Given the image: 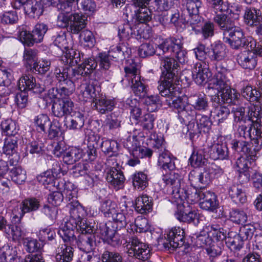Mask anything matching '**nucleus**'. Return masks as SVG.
I'll return each mask as SVG.
<instances>
[{
    "label": "nucleus",
    "instance_id": "obj_1",
    "mask_svg": "<svg viewBox=\"0 0 262 262\" xmlns=\"http://www.w3.org/2000/svg\"><path fill=\"white\" fill-rule=\"evenodd\" d=\"M160 60L162 70V76L163 77V80L158 86L160 94L161 96H177L179 90V87L176 83L179 64L173 57L168 56H161Z\"/></svg>",
    "mask_w": 262,
    "mask_h": 262
},
{
    "label": "nucleus",
    "instance_id": "obj_2",
    "mask_svg": "<svg viewBox=\"0 0 262 262\" xmlns=\"http://www.w3.org/2000/svg\"><path fill=\"white\" fill-rule=\"evenodd\" d=\"M140 68L139 62L132 59L127 60L124 67L125 78L132 86L135 95L144 97L146 94L147 88L144 81L141 80Z\"/></svg>",
    "mask_w": 262,
    "mask_h": 262
},
{
    "label": "nucleus",
    "instance_id": "obj_3",
    "mask_svg": "<svg viewBox=\"0 0 262 262\" xmlns=\"http://www.w3.org/2000/svg\"><path fill=\"white\" fill-rule=\"evenodd\" d=\"M211 88L217 90V96L227 103H235L239 96V93L228 86L225 74L217 71L209 84Z\"/></svg>",
    "mask_w": 262,
    "mask_h": 262
},
{
    "label": "nucleus",
    "instance_id": "obj_4",
    "mask_svg": "<svg viewBox=\"0 0 262 262\" xmlns=\"http://www.w3.org/2000/svg\"><path fill=\"white\" fill-rule=\"evenodd\" d=\"M158 48L163 54L173 53L180 63H184L186 61L187 52L183 49V42L180 38H166L158 45Z\"/></svg>",
    "mask_w": 262,
    "mask_h": 262
},
{
    "label": "nucleus",
    "instance_id": "obj_5",
    "mask_svg": "<svg viewBox=\"0 0 262 262\" xmlns=\"http://www.w3.org/2000/svg\"><path fill=\"white\" fill-rule=\"evenodd\" d=\"M184 230H164V234L158 238L159 245H163L165 249H173L182 247L184 243Z\"/></svg>",
    "mask_w": 262,
    "mask_h": 262
},
{
    "label": "nucleus",
    "instance_id": "obj_6",
    "mask_svg": "<svg viewBox=\"0 0 262 262\" xmlns=\"http://www.w3.org/2000/svg\"><path fill=\"white\" fill-rule=\"evenodd\" d=\"M223 40L234 49L248 47L249 44L252 46L253 43L245 37L243 30L235 25L223 35Z\"/></svg>",
    "mask_w": 262,
    "mask_h": 262
},
{
    "label": "nucleus",
    "instance_id": "obj_7",
    "mask_svg": "<svg viewBox=\"0 0 262 262\" xmlns=\"http://www.w3.org/2000/svg\"><path fill=\"white\" fill-rule=\"evenodd\" d=\"M182 176L178 173L170 172L163 176L162 180L165 185L172 189V194L177 200L181 201L189 198V193L184 189H181Z\"/></svg>",
    "mask_w": 262,
    "mask_h": 262
},
{
    "label": "nucleus",
    "instance_id": "obj_8",
    "mask_svg": "<svg viewBox=\"0 0 262 262\" xmlns=\"http://www.w3.org/2000/svg\"><path fill=\"white\" fill-rule=\"evenodd\" d=\"M126 247L130 256H134L142 261L148 260L150 256V250L148 245L136 237L130 238Z\"/></svg>",
    "mask_w": 262,
    "mask_h": 262
},
{
    "label": "nucleus",
    "instance_id": "obj_9",
    "mask_svg": "<svg viewBox=\"0 0 262 262\" xmlns=\"http://www.w3.org/2000/svg\"><path fill=\"white\" fill-rule=\"evenodd\" d=\"M246 214L242 210H233L231 212L230 218L222 221H218L215 224H212L211 226V229H223L224 228L229 229L230 228L234 227L231 225L235 223V224L243 225L247 221Z\"/></svg>",
    "mask_w": 262,
    "mask_h": 262
},
{
    "label": "nucleus",
    "instance_id": "obj_10",
    "mask_svg": "<svg viewBox=\"0 0 262 262\" xmlns=\"http://www.w3.org/2000/svg\"><path fill=\"white\" fill-rule=\"evenodd\" d=\"M250 159L252 160V158H249L247 155L246 157L241 156L237 159L235 162V166L239 174L238 180L241 184L247 183L250 180L251 173V162Z\"/></svg>",
    "mask_w": 262,
    "mask_h": 262
},
{
    "label": "nucleus",
    "instance_id": "obj_11",
    "mask_svg": "<svg viewBox=\"0 0 262 262\" xmlns=\"http://www.w3.org/2000/svg\"><path fill=\"white\" fill-rule=\"evenodd\" d=\"M198 196L200 198V206L204 210L213 211L217 207L215 194L208 190L203 189L199 191Z\"/></svg>",
    "mask_w": 262,
    "mask_h": 262
},
{
    "label": "nucleus",
    "instance_id": "obj_12",
    "mask_svg": "<svg viewBox=\"0 0 262 262\" xmlns=\"http://www.w3.org/2000/svg\"><path fill=\"white\" fill-rule=\"evenodd\" d=\"M73 107L74 103L70 99H59L53 103L52 112L54 116L61 118L71 114Z\"/></svg>",
    "mask_w": 262,
    "mask_h": 262
},
{
    "label": "nucleus",
    "instance_id": "obj_13",
    "mask_svg": "<svg viewBox=\"0 0 262 262\" xmlns=\"http://www.w3.org/2000/svg\"><path fill=\"white\" fill-rule=\"evenodd\" d=\"M82 230L78 236V245L81 250L89 253L92 251L95 244V232Z\"/></svg>",
    "mask_w": 262,
    "mask_h": 262
},
{
    "label": "nucleus",
    "instance_id": "obj_14",
    "mask_svg": "<svg viewBox=\"0 0 262 262\" xmlns=\"http://www.w3.org/2000/svg\"><path fill=\"white\" fill-rule=\"evenodd\" d=\"M18 86L21 92L32 90L34 93H41L44 91V87L39 83H36L35 78L30 75H26L20 78Z\"/></svg>",
    "mask_w": 262,
    "mask_h": 262
},
{
    "label": "nucleus",
    "instance_id": "obj_15",
    "mask_svg": "<svg viewBox=\"0 0 262 262\" xmlns=\"http://www.w3.org/2000/svg\"><path fill=\"white\" fill-rule=\"evenodd\" d=\"M202 6V0H187L186 4L188 13L187 21L191 25H196L201 22L202 18L199 15V9Z\"/></svg>",
    "mask_w": 262,
    "mask_h": 262
},
{
    "label": "nucleus",
    "instance_id": "obj_16",
    "mask_svg": "<svg viewBox=\"0 0 262 262\" xmlns=\"http://www.w3.org/2000/svg\"><path fill=\"white\" fill-rule=\"evenodd\" d=\"M132 140V141L130 139L127 140L125 146L133 157L142 158L144 157H150L151 156L152 154L151 149L140 146L138 145V142L133 137Z\"/></svg>",
    "mask_w": 262,
    "mask_h": 262
},
{
    "label": "nucleus",
    "instance_id": "obj_17",
    "mask_svg": "<svg viewBox=\"0 0 262 262\" xmlns=\"http://www.w3.org/2000/svg\"><path fill=\"white\" fill-rule=\"evenodd\" d=\"M209 69L208 66L204 61H199L195 63L192 71V75L195 83L202 85L206 82Z\"/></svg>",
    "mask_w": 262,
    "mask_h": 262
},
{
    "label": "nucleus",
    "instance_id": "obj_18",
    "mask_svg": "<svg viewBox=\"0 0 262 262\" xmlns=\"http://www.w3.org/2000/svg\"><path fill=\"white\" fill-rule=\"evenodd\" d=\"M227 10V9L225 12ZM213 11L216 13L213 17V21L222 31L223 35H224L229 30L233 28L235 25L234 22L228 15L224 13V11L215 12L214 10Z\"/></svg>",
    "mask_w": 262,
    "mask_h": 262
},
{
    "label": "nucleus",
    "instance_id": "obj_19",
    "mask_svg": "<svg viewBox=\"0 0 262 262\" xmlns=\"http://www.w3.org/2000/svg\"><path fill=\"white\" fill-rule=\"evenodd\" d=\"M184 200L181 201L180 199H178L176 201L179 207L178 210L176 213V217L181 222L198 224L199 223L198 216L195 211H189L188 213H187L186 210H182L184 208Z\"/></svg>",
    "mask_w": 262,
    "mask_h": 262
},
{
    "label": "nucleus",
    "instance_id": "obj_20",
    "mask_svg": "<svg viewBox=\"0 0 262 262\" xmlns=\"http://www.w3.org/2000/svg\"><path fill=\"white\" fill-rule=\"evenodd\" d=\"M256 56L254 53L250 51H245L239 53L237 57V61L244 69H253L256 64Z\"/></svg>",
    "mask_w": 262,
    "mask_h": 262
},
{
    "label": "nucleus",
    "instance_id": "obj_21",
    "mask_svg": "<svg viewBox=\"0 0 262 262\" xmlns=\"http://www.w3.org/2000/svg\"><path fill=\"white\" fill-rule=\"evenodd\" d=\"M244 20L249 26H256L262 20L261 13L258 9L253 7H247L244 10Z\"/></svg>",
    "mask_w": 262,
    "mask_h": 262
},
{
    "label": "nucleus",
    "instance_id": "obj_22",
    "mask_svg": "<svg viewBox=\"0 0 262 262\" xmlns=\"http://www.w3.org/2000/svg\"><path fill=\"white\" fill-rule=\"evenodd\" d=\"M63 10L59 14L57 17V25L63 28H69L71 20L73 15V12L75 11V9L72 8V5L68 4V6H63Z\"/></svg>",
    "mask_w": 262,
    "mask_h": 262
},
{
    "label": "nucleus",
    "instance_id": "obj_23",
    "mask_svg": "<svg viewBox=\"0 0 262 262\" xmlns=\"http://www.w3.org/2000/svg\"><path fill=\"white\" fill-rule=\"evenodd\" d=\"M94 107L101 114H105L112 111L114 106L115 102L113 100L107 99L105 96L101 94L93 102Z\"/></svg>",
    "mask_w": 262,
    "mask_h": 262
},
{
    "label": "nucleus",
    "instance_id": "obj_24",
    "mask_svg": "<svg viewBox=\"0 0 262 262\" xmlns=\"http://www.w3.org/2000/svg\"><path fill=\"white\" fill-rule=\"evenodd\" d=\"M73 255V248L66 244H61L56 249V259L59 262H71Z\"/></svg>",
    "mask_w": 262,
    "mask_h": 262
},
{
    "label": "nucleus",
    "instance_id": "obj_25",
    "mask_svg": "<svg viewBox=\"0 0 262 262\" xmlns=\"http://www.w3.org/2000/svg\"><path fill=\"white\" fill-rule=\"evenodd\" d=\"M228 156V149L225 143L218 142L212 146L210 156L212 159L214 160L226 159Z\"/></svg>",
    "mask_w": 262,
    "mask_h": 262
},
{
    "label": "nucleus",
    "instance_id": "obj_26",
    "mask_svg": "<svg viewBox=\"0 0 262 262\" xmlns=\"http://www.w3.org/2000/svg\"><path fill=\"white\" fill-rule=\"evenodd\" d=\"M86 17L82 14L74 12L71 20L69 30L73 34H78L86 26Z\"/></svg>",
    "mask_w": 262,
    "mask_h": 262
},
{
    "label": "nucleus",
    "instance_id": "obj_27",
    "mask_svg": "<svg viewBox=\"0 0 262 262\" xmlns=\"http://www.w3.org/2000/svg\"><path fill=\"white\" fill-rule=\"evenodd\" d=\"M242 184H233L229 189V194L235 203L244 204L247 201Z\"/></svg>",
    "mask_w": 262,
    "mask_h": 262
},
{
    "label": "nucleus",
    "instance_id": "obj_28",
    "mask_svg": "<svg viewBox=\"0 0 262 262\" xmlns=\"http://www.w3.org/2000/svg\"><path fill=\"white\" fill-rule=\"evenodd\" d=\"M106 180L116 189H119L123 186L125 179L122 172L112 167L108 173Z\"/></svg>",
    "mask_w": 262,
    "mask_h": 262
},
{
    "label": "nucleus",
    "instance_id": "obj_29",
    "mask_svg": "<svg viewBox=\"0 0 262 262\" xmlns=\"http://www.w3.org/2000/svg\"><path fill=\"white\" fill-rule=\"evenodd\" d=\"M43 12V7L40 1L27 0L25 3V12L34 17L40 16Z\"/></svg>",
    "mask_w": 262,
    "mask_h": 262
},
{
    "label": "nucleus",
    "instance_id": "obj_30",
    "mask_svg": "<svg viewBox=\"0 0 262 262\" xmlns=\"http://www.w3.org/2000/svg\"><path fill=\"white\" fill-rule=\"evenodd\" d=\"M84 117L80 112H75L71 115L69 121L66 123L67 128L70 130H80L84 124Z\"/></svg>",
    "mask_w": 262,
    "mask_h": 262
},
{
    "label": "nucleus",
    "instance_id": "obj_31",
    "mask_svg": "<svg viewBox=\"0 0 262 262\" xmlns=\"http://www.w3.org/2000/svg\"><path fill=\"white\" fill-rule=\"evenodd\" d=\"M151 200L145 194L138 196L136 200L135 210L141 214L149 212L152 210Z\"/></svg>",
    "mask_w": 262,
    "mask_h": 262
},
{
    "label": "nucleus",
    "instance_id": "obj_32",
    "mask_svg": "<svg viewBox=\"0 0 262 262\" xmlns=\"http://www.w3.org/2000/svg\"><path fill=\"white\" fill-rule=\"evenodd\" d=\"M97 66L94 58H90L85 59L83 62L79 64L76 70L74 71L77 75L86 76L92 73Z\"/></svg>",
    "mask_w": 262,
    "mask_h": 262
},
{
    "label": "nucleus",
    "instance_id": "obj_33",
    "mask_svg": "<svg viewBox=\"0 0 262 262\" xmlns=\"http://www.w3.org/2000/svg\"><path fill=\"white\" fill-rule=\"evenodd\" d=\"M82 150L74 147L65 151L62 159L65 163L73 164L79 161L82 157Z\"/></svg>",
    "mask_w": 262,
    "mask_h": 262
},
{
    "label": "nucleus",
    "instance_id": "obj_34",
    "mask_svg": "<svg viewBox=\"0 0 262 262\" xmlns=\"http://www.w3.org/2000/svg\"><path fill=\"white\" fill-rule=\"evenodd\" d=\"M158 155V165L161 168L172 170L175 168V165L171 159L170 153L167 149L157 154Z\"/></svg>",
    "mask_w": 262,
    "mask_h": 262
},
{
    "label": "nucleus",
    "instance_id": "obj_35",
    "mask_svg": "<svg viewBox=\"0 0 262 262\" xmlns=\"http://www.w3.org/2000/svg\"><path fill=\"white\" fill-rule=\"evenodd\" d=\"M204 148H195L189 159L191 165L198 167L204 165L207 162Z\"/></svg>",
    "mask_w": 262,
    "mask_h": 262
},
{
    "label": "nucleus",
    "instance_id": "obj_36",
    "mask_svg": "<svg viewBox=\"0 0 262 262\" xmlns=\"http://www.w3.org/2000/svg\"><path fill=\"white\" fill-rule=\"evenodd\" d=\"M67 207L69 208L71 217L76 220L82 219L86 214L84 208L77 200H73L69 202Z\"/></svg>",
    "mask_w": 262,
    "mask_h": 262
},
{
    "label": "nucleus",
    "instance_id": "obj_37",
    "mask_svg": "<svg viewBox=\"0 0 262 262\" xmlns=\"http://www.w3.org/2000/svg\"><path fill=\"white\" fill-rule=\"evenodd\" d=\"M191 105L196 111H206L208 107V102L205 95H194L189 98Z\"/></svg>",
    "mask_w": 262,
    "mask_h": 262
},
{
    "label": "nucleus",
    "instance_id": "obj_38",
    "mask_svg": "<svg viewBox=\"0 0 262 262\" xmlns=\"http://www.w3.org/2000/svg\"><path fill=\"white\" fill-rule=\"evenodd\" d=\"M208 56L212 61H221L226 56V47L222 43H217L212 46Z\"/></svg>",
    "mask_w": 262,
    "mask_h": 262
},
{
    "label": "nucleus",
    "instance_id": "obj_39",
    "mask_svg": "<svg viewBox=\"0 0 262 262\" xmlns=\"http://www.w3.org/2000/svg\"><path fill=\"white\" fill-rule=\"evenodd\" d=\"M81 89L82 96L86 99V101L92 99L93 102L101 94L99 93V88L96 87L93 84L85 83L81 86Z\"/></svg>",
    "mask_w": 262,
    "mask_h": 262
},
{
    "label": "nucleus",
    "instance_id": "obj_40",
    "mask_svg": "<svg viewBox=\"0 0 262 262\" xmlns=\"http://www.w3.org/2000/svg\"><path fill=\"white\" fill-rule=\"evenodd\" d=\"M17 257V252L15 249L5 245L0 249L1 262H14Z\"/></svg>",
    "mask_w": 262,
    "mask_h": 262
},
{
    "label": "nucleus",
    "instance_id": "obj_41",
    "mask_svg": "<svg viewBox=\"0 0 262 262\" xmlns=\"http://www.w3.org/2000/svg\"><path fill=\"white\" fill-rule=\"evenodd\" d=\"M62 60L67 64L74 66L80 61V52L73 49H66Z\"/></svg>",
    "mask_w": 262,
    "mask_h": 262
},
{
    "label": "nucleus",
    "instance_id": "obj_42",
    "mask_svg": "<svg viewBox=\"0 0 262 262\" xmlns=\"http://www.w3.org/2000/svg\"><path fill=\"white\" fill-rule=\"evenodd\" d=\"M134 187L138 190L144 189L148 185V179L146 174L143 172L135 173L132 177Z\"/></svg>",
    "mask_w": 262,
    "mask_h": 262
},
{
    "label": "nucleus",
    "instance_id": "obj_43",
    "mask_svg": "<svg viewBox=\"0 0 262 262\" xmlns=\"http://www.w3.org/2000/svg\"><path fill=\"white\" fill-rule=\"evenodd\" d=\"M196 111L191 105L187 104L178 113L179 117L186 123L194 121L196 117Z\"/></svg>",
    "mask_w": 262,
    "mask_h": 262
},
{
    "label": "nucleus",
    "instance_id": "obj_44",
    "mask_svg": "<svg viewBox=\"0 0 262 262\" xmlns=\"http://www.w3.org/2000/svg\"><path fill=\"white\" fill-rule=\"evenodd\" d=\"M18 137L17 136L7 137L3 148V152L7 155H12L16 152L17 146Z\"/></svg>",
    "mask_w": 262,
    "mask_h": 262
},
{
    "label": "nucleus",
    "instance_id": "obj_45",
    "mask_svg": "<svg viewBox=\"0 0 262 262\" xmlns=\"http://www.w3.org/2000/svg\"><path fill=\"white\" fill-rule=\"evenodd\" d=\"M241 93L244 98L251 102H258L261 96L260 92L251 85L243 88Z\"/></svg>",
    "mask_w": 262,
    "mask_h": 262
},
{
    "label": "nucleus",
    "instance_id": "obj_46",
    "mask_svg": "<svg viewBox=\"0 0 262 262\" xmlns=\"http://www.w3.org/2000/svg\"><path fill=\"white\" fill-rule=\"evenodd\" d=\"M102 151L105 155L113 156L118 150V143L115 140L102 139L101 144Z\"/></svg>",
    "mask_w": 262,
    "mask_h": 262
},
{
    "label": "nucleus",
    "instance_id": "obj_47",
    "mask_svg": "<svg viewBox=\"0 0 262 262\" xmlns=\"http://www.w3.org/2000/svg\"><path fill=\"white\" fill-rule=\"evenodd\" d=\"M136 19L140 23H145L151 19V13L147 7H139L135 10Z\"/></svg>",
    "mask_w": 262,
    "mask_h": 262
},
{
    "label": "nucleus",
    "instance_id": "obj_48",
    "mask_svg": "<svg viewBox=\"0 0 262 262\" xmlns=\"http://www.w3.org/2000/svg\"><path fill=\"white\" fill-rule=\"evenodd\" d=\"M125 49H126V47L123 45L113 46L107 53L112 59L115 61L122 60L125 58Z\"/></svg>",
    "mask_w": 262,
    "mask_h": 262
},
{
    "label": "nucleus",
    "instance_id": "obj_49",
    "mask_svg": "<svg viewBox=\"0 0 262 262\" xmlns=\"http://www.w3.org/2000/svg\"><path fill=\"white\" fill-rule=\"evenodd\" d=\"M34 123L38 132H45L46 128L50 125V121L47 115L41 114L36 116Z\"/></svg>",
    "mask_w": 262,
    "mask_h": 262
},
{
    "label": "nucleus",
    "instance_id": "obj_50",
    "mask_svg": "<svg viewBox=\"0 0 262 262\" xmlns=\"http://www.w3.org/2000/svg\"><path fill=\"white\" fill-rule=\"evenodd\" d=\"M12 180L17 184H23L27 178L26 171L20 167H14L10 171Z\"/></svg>",
    "mask_w": 262,
    "mask_h": 262
},
{
    "label": "nucleus",
    "instance_id": "obj_51",
    "mask_svg": "<svg viewBox=\"0 0 262 262\" xmlns=\"http://www.w3.org/2000/svg\"><path fill=\"white\" fill-rule=\"evenodd\" d=\"M116 207L117 205L114 202L111 200H107L102 202L100 209L106 216L107 215L108 217H110V215H112V217H113L114 215H118Z\"/></svg>",
    "mask_w": 262,
    "mask_h": 262
},
{
    "label": "nucleus",
    "instance_id": "obj_52",
    "mask_svg": "<svg viewBox=\"0 0 262 262\" xmlns=\"http://www.w3.org/2000/svg\"><path fill=\"white\" fill-rule=\"evenodd\" d=\"M48 30V27L44 24H37L32 30V35L35 43L40 42Z\"/></svg>",
    "mask_w": 262,
    "mask_h": 262
},
{
    "label": "nucleus",
    "instance_id": "obj_53",
    "mask_svg": "<svg viewBox=\"0 0 262 262\" xmlns=\"http://www.w3.org/2000/svg\"><path fill=\"white\" fill-rule=\"evenodd\" d=\"M2 129L6 134L7 137L16 136L18 129L15 122L12 120H6L1 123Z\"/></svg>",
    "mask_w": 262,
    "mask_h": 262
},
{
    "label": "nucleus",
    "instance_id": "obj_54",
    "mask_svg": "<svg viewBox=\"0 0 262 262\" xmlns=\"http://www.w3.org/2000/svg\"><path fill=\"white\" fill-rule=\"evenodd\" d=\"M18 17L15 11H9L0 14V23L4 25H13L17 23Z\"/></svg>",
    "mask_w": 262,
    "mask_h": 262
},
{
    "label": "nucleus",
    "instance_id": "obj_55",
    "mask_svg": "<svg viewBox=\"0 0 262 262\" xmlns=\"http://www.w3.org/2000/svg\"><path fill=\"white\" fill-rule=\"evenodd\" d=\"M156 47L153 43H142L139 48V54L140 57L145 58L154 55L156 53Z\"/></svg>",
    "mask_w": 262,
    "mask_h": 262
},
{
    "label": "nucleus",
    "instance_id": "obj_56",
    "mask_svg": "<svg viewBox=\"0 0 262 262\" xmlns=\"http://www.w3.org/2000/svg\"><path fill=\"white\" fill-rule=\"evenodd\" d=\"M80 40L84 45L89 48L94 46L96 40L93 33L90 30H85L80 34Z\"/></svg>",
    "mask_w": 262,
    "mask_h": 262
},
{
    "label": "nucleus",
    "instance_id": "obj_57",
    "mask_svg": "<svg viewBox=\"0 0 262 262\" xmlns=\"http://www.w3.org/2000/svg\"><path fill=\"white\" fill-rule=\"evenodd\" d=\"M37 58V52L33 49H25L23 54V61L26 66L31 67Z\"/></svg>",
    "mask_w": 262,
    "mask_h": 262
},
{
    "label": "nucleus",
    "instance_id": "obj_58",
    "mask_svg": "<svg viewBox=\"0 0 262 262\" xmlns=\"http://www.w3.org/2000/svg\"><path fill=\"white\" fill-rule=\"evenodd\" d=\"M102 262H122V255L118 252L105 251L101 256Z\"/></svg>",
    "mask_w": 262,
    "mask_h": 262
},
{
    "label": "nucleus",
    "instance_id": "obj_59",
    "mask_svg": "<svg viewBox=\"0 0 262 262\" xmlns=\"http://www.w3.org/2000/svg\"><path fill=\"white\" fill-rule=\"evenodd\" d=\"M22 203L24 205V210L26 213L36 211L40 206L39 201L34 198L26 199Z\"/></svg>",
    "mask_w": 262,
    "mask_h": 262
},
{
    "label": "nucleus",
    "instance_id": "obj_60",
    "mask_svg": "<svg viewBox=\"0 0 262 262\" xmlns=\"http://www.w3.org/2000/svg\"><path fill=\"white\" fill-rule=\"evenodd\" d=\"M232 148L235 151L250 156V149L248 147V143L245 141L233 140L232 141Z\"/></svg>",
    "mask_w": 262,
    "mask_h": 262
},
{
    "label": "nucleus",
    "instance_id": "obj_61",
    "mask_svg": "<svg viewBox=\"0 0 262 262\" xmlns=\"http://www.w3.org/2000/svg\"><path fill=\"white\" fill-rule=\"evenodd\" d=\"M51 67V61L46 59H41L38 62L33 63V69L41 74H45L49 71Z\"/></svg>",
    "mask_w": 262,
    "mask_h": 262
},
{
    "label": "nucleus",
    "instance_id": "obj_62",
    "mask_svg": "<svg viewBox=\"0 0 262 262\" xmlns=\"http://www.w3.org/2000/svg\"><path fill=\"white\" fill-rule=\"evenodd\" d=\"M59 99H69V96L72 94L75 91V84L73 82H69L68 88L59 86L58 88Z\"/></svg>",
    "mask_w": 262,
    "mask_h": 262
},
{
    "label": "nucleus",
    "instance_id": "obj_63",
    "mask_svg": "<svg viewBox=\"0 0 262 262\" xmlns=\"http://www.w3.org/2000/svg\"><path fill=\"white\" fill-rule=\"evenodd\" d=\"M18 37L20 41L27 46H32L35 43L32 33H30L26 30H22L18 32Z\"/></svg>",
    "mask_w": 262,
    "mask_h": 262
},
{
    "label": "nucleus",
    "instance_id": "obj_64",
    "mask_svg": "<svg viewBox=\"0 0 262 262\" xmlns=\"http://www.w3.org/2000/svg\"><path fill=\"white\" fill-rule=\"evenodd\" d=\"M55 176L50 170L41 173L37 177V180L40 184L46 186L54 183Z\"/></svg>",
    "mask_w": 262,
    "mask_h": 262
}]
</instances>
